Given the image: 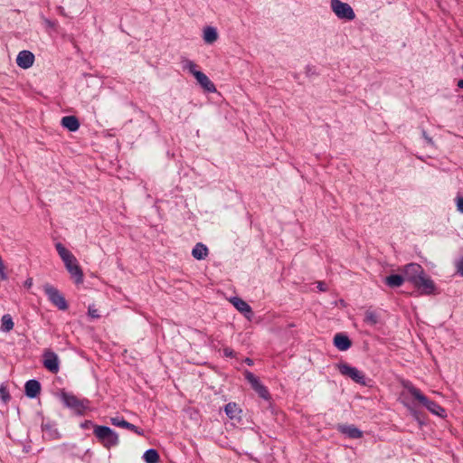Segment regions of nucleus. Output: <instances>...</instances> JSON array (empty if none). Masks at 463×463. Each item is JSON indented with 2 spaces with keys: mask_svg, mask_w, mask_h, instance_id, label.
<instances>
[{
  "mask_svg": "<svg viewBox=\"0 0 463 463\" xmlns=\"http://www.w3.org/2000/svg\"><path fill=\"white\" fill-rule=\"evenodd\" d=\"M56 250L62 260L66 269L71 277L74 279L75 283L80 284L83 282V272L80 267L75 256L67 250L61 242L55 244Z\"/></svg>",
  "mask_w": 463,
  "mask_h": 463,
  "instance_id": "obj_1",
  "label": "nucleus"
},
{
  "mask_svg": "<svg viewBox=\"0 0 463 463\" xmlns=\"http://www.w3.org/2000/svg\"><path fill=\"white\" fill-rule=\"evenodd\" d=\"M405 387L407 388L408 392L431 413L441 418L446 417L445 409H443L436 402L429 400L418 388L412 384L405 385Z\"/></svg>",
  "mask_w": 463,
  "mask_h": 463,
  "instance_id": "obj_2",
  "label": "nucleus"
},
{
  "mask_svg": "<svg viewBox=\"0 0 463 463\" xmlns=\"http://www.w3.org/2000/svg\"><path fill=\"white\" fill-rule=\"evenodd\" d=\"M93 434L98 441L106 449H111L119 443L118 433L108 426H95Z\"/></svg>",
  "mask_w": 463,
  "mask_h": 463,
  "instance_id": "obj_3",
  "label": "nucleus"
},
{
  "mask_svg": "<svg viewBox=\"0 0 463 463\" xmlns=\"http://www.w3.org/2000/svg\"><path fill=\"white\" fill-rule=\"evenodd\" d=\"M61 399L67 408L72 410L78 415H84L90 409V401L87 399H79L72 393L62 392Z\"/></svg>",
  "mask_w": 463,
  "mask_h": 463,
  "instance_id": "obj_4",
  "label": "nucleus"
},
{
  "mask_svg": "<svg viewBox=\"0 0 463 463\" xmlns=\"http://www.w3.org/2000/svg\"><path fill=\"white\" fill-rule=\"evenodd\" d=\"M43 291L46 294L49 301L60 310L68 309V303L64 296L59 291L58 288L52 285L46 283L43 285Z\"/></svg>",
  "mask_w": 463,
  "mask_h": 463,
  "instance_id": "obj_5",
  "label": "nucleus"
},
{
  "mask_svg": "<svg viewBox=\"0 0 463 463\" xmlns=\"http://www.w3.org/2000/svg\"><path fill=\"white\" fill-rule=\"evenodd\" d=\"M337 369L342 375L352 379L354 383L363 386L367 384L365 374L356 367H353L346 363H341L337 364Z\"/></svg>",
  "mask_w": 463,
  "mask_h": 463,
  "instance_id": "obj_6",
  "label": "nucleus"
},
{
  "mask_svg": "<svg viewBox=\"0 0 463 463\" xmlns=\"http://www.w3.org/2000/svg\"><path fill=\"white\" fill-rule=\"evenodd\" d=\"M330 6L339 19L352 21L355 18L353 8L347 3H344L341 0H331Z\"/></svg>",
  "mask_w": 463,
  "mask_h": 463,
  "instance_id": "obj_7",
  "label": "nucleus"
},
{
  "mask_svg": "<svg viewBox=\"0 0 463 463\" xmlns=\"http://www.w3.org/2000/svg\"><path fill=\"white\" fill-rule=\"evenodd\" d=\"M402 271L405 277V279L411 282L412 285L416 284V281L420 279L424 274H426L421 265L415 262H411L403 266Z\"/></svg>",
  "mask_w": 463,
  "mask_h": 463,
  "instance_id": "obj_8",
  "label": "nucleus"
},
{
  "mask_svg": "<svg viewBox=\"0 0 463 463\" xmlns=\"http://www.w3.org/2000/svg\"><path fill=\"white\" fill-rule=\"evenodd\" d=\"M413 284L414 288L420 292V295H435L438 293L437 287L434 281L427 275L424 274L420 279Z\"/></svg>",
  "mask_w": 463,
  "mask_h": 463,
  "instance_id": "obj_9",
  "label": "nucleus"
},
{
  "mask_svg": "<svg viewBox=\"0 0 463 463\" xmlns=\"http://www.w3.org/2000/svg\"><path fill=\"white\" fill-rule=\"evenodd\" d=\"M230 301L234 306V307L239 312H241L246 318L250 319L253 317L252 308L247 302H245L241 298L233 297L231 298Z\"/></svg>",
  "mask_w": 463,
  "mask_h": 463,
  "instance_id": "obj_10",
  "label": "nucleus"
},
{
  "mask_svg": "<svg viewBox=\"0 0 463 463\" xmlns=\"http://www.w3.org/2000/svg\"><path fill=\"white\" fill-rule=\"evenodd\" d=\"M43 365L50 372L56 373L59 371L58 355L52 351H47L43 354Z\"/></svg>",
  "mask_w": 463,
  "mask_h": 463,
  "instance_id": "obj_11",
  "label": "nucleus"
},
{
  "mask_svg": "<svg viewBox=\"0 0 463 463\" xmlns=\"http://www.w3.org/2000/svg\"><path fill=\"white\" fill-rule=\"evenodd\" d=\"M34 55L30 51H21L16 57V63L22 69H29L33 66Z\"/></svg>",
  "mask_w": 463,
  "mask_h": 463,
  "instance_id": "obj_12",
  "label": "nucleus"
},
{
  "mask_svg": "<svg viewBox=\"0 0 463 463\" xmlns=\"http://www.w3.org/2000/svg\"><path fill=\"white\" fill-rule=\"evenodd\" d=\"M200 86L207 92L213 93L216 91L214 84L203 72L200 71L195 74L194 77Z\"/></svg>",
  "mask_w": 463,
  "mask_h": 463,
  "instance_id": "obj_13",
  "label": "nucleus"
},
{
  "mask_svg": "<svg viewBox=\"0 0 463 463\" xmlns=\"http://www.w3.org/2000/svg\"><path fill=\"white\" fill-rule=\"evenodd\" d=\"M334 345L338 350L346 351L351 347L352 342L346 335L338 333L334 336Z\"/></svg>",
  "mask_w": 463,
  "mask_h": 463,
  "instance_id": "obj_14",
  "label": "nucleus"
},
{
  "mask_svg": "<svg viewBox=\"0 0 463 463\" xmlns=\"http://www.w3.org/2000/svg\"><path fill=\"white\" fill-rule=\"evenodd\" d=\"M42 429L43 436L48 439H58L60 438L59 431L54 423L50 421L43 422Z\"/></svg>",
  "mask_w": 463,
  "mask_h": 463,
  "instance_id": "obj_15",
  "label": "nucleus"
},
{
  "mask_svg": "<svg viewBox=\"0 0 463 463\" xmlns=\"http://www.w3.org/2000/svg\"><path fill=\"white\" fill-rule=\"evenodd\" d=\"M338 430L351 439H360L363 436L362 430L354 425H339Z\"/></svg>",
  "mask_w": 463,
  "mask_h": 463,
  "instance_id": "obj_16",
  "label": "nucleus"
},
{
  "mask_svg": "<svg viewBox=\"0 0 463 463\" xmlns=\"http://www.w3.org/2000/svg\"><path fill=\"white\" fill-rule=\"evenodd\" d=\"M24 388L25 394L29 398H35L41 392V384L34 379L27 381Z\"/></svg>",
  "mask_w": 463,
  "mask_h": 463,
  "instance_id": "obj_17",
  "label": "nucleus"
},
{
  "mask_svg": "<svg viewBox=\"0 0 463 463\" xmlns=\"http://www.w3.org/2000/svg\"><path fill=\"white\" fill-rule=\"evenodd\" d=\"M61 124L63 128L75 132L80 128L79 119L75 116H65L61 118Z\"/></svg>",
  "mask_w": 463,
  "mask_h": 463,
  "instance_id": "obj_18",
  "label": "nucleus"
},
{
  "mask_svg": "<svg viewBox=\"0 0 463 463\" xmlns=\"http://www.w3.org/2000/svg\"><path fill=\"white\" fill-rule=\"evenodd\" d=\"M208 253V248L202 242L196 243L192 250V256L198 260H204Z\"/></svg>",
  "mask_w": 463,
  "mask_h": 463,
  "instance_id": "obj_19",
  "label": "nucleus"
},
{
  "mask_svg": "<svg viewBox=\"0 0 463 463\" xmlns=\"http://www.w3.org/2000/svg\"><path fill=\"white\" fill-rule=\"evenodd\" d=\"M203 41L207 44H213L218 40V33L216 28L213 26H206L203 29Z\"/></svg>",
  "mask_w": 463,
  "mask_h": 463,
  "instance_id": "obj_20",
  "label": "nucleus"
},
{
  "mask_svg": "<svg viewBox=\"0 0 463 463\" xmlns=\"http://www.w3.org/2000/svg\"><path fill=\"white\" fill-rule=\"evenodd\" d=\"M405 280L404 275L400 274H392L384 279L385 284L390 288L401 287Z\"/></svg>",
  "mask_w": 463,
  "mask_h": 463,
  "instance_id": "obj_21",
  "label": "nucleus"
},
{
  "mask_svg": "<svg viewBox=\"0 0 463 463\" xmlns=\"http://www.w3.org/2000/svg\"><path fill=\"white\" fill-rule=\"evenodd\" d=\"M224 411L231 420H239L241 418V410L235 402H229L226 404Z\"/></svg>",
  "mask_w": 463,
  "mask_h": 463,
  "instance_id": "obj_22",
  "label": "nucleus"
},
{
  "mask_svg": "<svg viewBox=\"0 0 463 463\" xmlns=\"http://www.w3.org/2000/svg\"><path fill=\"white\" fill-rule=\"evenodd\" d=\"M181 65H182V69L184 71H189L194 77L197 72H200V71L197 70V65L194 63V61H193L185 57H182Z\"/></svg>",
  "mask_w": 463,
  "mask_h": 463,
  "instance_id": "obj_23",
  "label": "nucleus"
},
{
  "mask_svg": "<svg viewBox=\"0 0 463 463\" xmlns=\"http://www.w3.org/2000/svg\"><path fill=\"white\" fill-rule=\"evenodd\" d=\"M14 323L13 317L9 314H5L1 318V330L8 333L14 328Z\"/></svg>",
  "mask_w": 463,
  "mask_h": 463,
  "instance_id": "obj_24",
  "label": "nucleus"
},
{
  "mask_svg": "<svg viewBox=\"0 0 463 463\" xmlns=\"http://www.w3.org/2000/svg\"><path fill=\"white\" fill-rule=\"evenodd\" d=\"M364 322L371 326H375L379 322V317L376 312L373 310H366L364 313Z\"/></svg>",
  "mask_w": 463,
  "mask_h": 463,
  "instance_id": "obj_25",
  "label": "nucleus"
},
{
  "mask_svg": "<svg viewBox=\"0 0 463 463\" xmlns=\"http://www.w3.org/2000/svg\"><path fill=\"white\" fill-rule=\"evenodd\" d=\"M143 458L146 463H157L159 461V454L156 449H149L144 453Z\"/></svg>",
  "mask_w": 463,
  "mask_h": 463,
  "instance_id": "obj_26",
  "label": "nucleus"
},
{
  "mask_svg": "<svg viewBox=\"0 0 463 463\" xmlns=\"http://www.w3.org/2000/svg\"><path fill=\"white\" fill-rule=\"evenodd\" d=\"M264 400H269L270 395L268 389L260 382L252 388Z\"/></svg>",
  "mask_w": 463,
  "mask_h": 463,
  "instance_id": "obj_27",
  "label": "nucleus"
},
{
  "mask_svg": "<svg viewBox=\"0 0 463 463\" xmlns=\"http://www.w3.org/2000/svg\"><path fill=\"white\" fill-rule=\"evenodd\" d=\"M243 374L245 379L250 383L252 388L260 383L258 377L255 376L254 373H252L251 372L245 370Z\"/></svg>",
  "mask_w": 463,
  "mask_h": 463,
  "instance_id": "obj_28",
  "label": "nucleus"
},
{
  "mask_svg": "<svg viewBox=\"0 0 463 463\" xmlns=\"http://www.w3.org/2000/svg\"><path fill=\"white\" fill-rule=\"evenodd\" d=\"M110 422L112 425L116 426V427H120V428H126V424L128 423V421L122 418V417H112L110 418Z\"/></svg>",
  "mask_w": 463,
  "mask_h": 463,
  "instance_id": "obj_29",
  "label": "nucleus"
},
{
  "mask_svg": "<svg viewBox=\"0 0 463 463\" xmlns=\"http://www.w3.org/2000/svg\"><path fill=\"white\" fill-rule=\"evenodd\" d=\"M127 430H129L131 431H133L134 433L139 435V436H143L144 435V430L137 426H135L134 424L130 423L128 421V423L126 424V428Z\"/></svg>",
  "mask_w": 463,
  "mask_h": 463,
  "instance_id": "obj_30",
  "label": "nucleus"
},
{
  "mask_svg": "<svg viewBox=\"0 0 463 463\" xmlns=\"http://www.w3.org/2000/svg\"><path fill=\"white\" fill-rule=\"evenodd\" d=\"M421 136L422 137L425 139L426 143L430 146H434V141L432 139V137H430L428 133L426 132V130L422 129L421 130Z\"/></svg>",
  "mask_w": 463,
  "mask_h": 463,
  "instance_id": "obj_31",
  "label": "nucleus"
},
{
  "mask_svg": "<svg viewBox=\"0 0 463 463\" xmlns=\"http://www.w3.org/2000/svg\"><path fill=\"white\" fill-rule=\"evenodd\" d=\"M97 426L96 424H94L91 420H84L83 422L80 423V428L83 429V430H89L90 428H93Z\"/></svg>",
  "mask_w": 463,
  "mask_h": 463,
  "instance_id": "obj_32",
  "label": "nucleus"
},
{
  "mask_svg": "<svg viewBox=\"0 0 463 463\" xmlns=\"http://www.w3.org/2000/svg\"><path fill=\"white\" fill-rule=\"evenodd\" d=\"M0 393H1L2 399L5 402H6L10 400V395H9L8 392L5 390V388L1 387Z\"/></svg>",
  "mask_w": 463,
  "mask_h": 463,
  "instance_id": "obj_33",
  "label": "nucleus"
},
{
  "mask_svg": "<svg viewBox=\"0 0 463 463\" xmlns=\"http://www.w3.org/2000/svg\"><path fill=\"white\" fill-rule=\"evenodd\" d=\"M457 271L460 276L463 277V258L460 259L457 263Z\"/></svg>",
  "mask_w": 463,
  "mask_h": 463,
  "instance_id": "obj_34",
  "label": "nucleus"
},
{
  "mask_svg": "<svg viewBox=\"0 0 463 463\" xmlns=\"http://www.w3.org/2000/svg\"><path fill=\"white\" fill-rule=\"evenodd\" d=\"M223 354L226 357H233L235 355L234 351L232 348H230V347H225L223 349Z\"/></svg>",
  "mask_w": 463,
  "mask_h": 463,
  "instance_id": "obj_35",
  "label": "nucleus"
},
{
  "mask_svg": "<svg viewBox=\"0 0 463 463\" xmlns=\"http://www.w3.org/2000/svg\"><path fill=\"white\" fill-rule=\"evenodd\" d=\"M457 208L458 212L463 213V197L457 198Z\"/></svg>",
  "mask_w": 463,
  "mask_h": 463,
  "instance_id": "obj_36",
  "label": "nucleus"
},
{
  "mask_svg": "<svg viewBox=\"0 0 463 463\" xmlns=\"http://www.w3.org/2000/svg\"><path fill=\"white\" fill-rule=\"evenodd\" d=\"M89 315L91 317H93V318L99 317V314L98 313V310L97 309H91L90 307L89 308Z\"/></svg>",
  "mask_w": 463,
  "mask_h": 463,
  "instance_id": "obj_37",
  "label": "nucleus"
},
{
  "mask_svg": "<svg viewBox=\"0 0 463 463\" xmlns=\"http://www.w3.org/2000/svg\"><path fill=\"white\" fill-rule=\"evenodd\" d=\"M317 288L320 290V291H326L327 290V286L326 285L325 282H322V281H319L317 283Z\"/></svg>",
  "mask_w": 463,
  "mask_h": 463,
  "instance_id": "obj_38",
  "label": "nucleus"
},
{
  "mask_svg": "<svg viewBox=\"0 0 463 463\" xmlns=\"http://www.w3.org/2000/svg\"><path fill=\"white\" fill-rule=\"evenodd\" d=\"M32 286H33V279L32 278H28L24 281V287L27 288H30Z\"/></svg>",
  "mask_w": 463,
  "mask_h": 463,
  "instance_id": "obj_39",
  "label": "nucleus"
},
{
  "mask_svg": "<svg viewBox=\"0 0 463 463\" xmlns=\"http://www.w3.org/2000/svg\"><path fill=\"white\" fill-rule=\"evenodd\" d=\"M57 12L62 16H67L65 10L62 6H57Z\"/></svg>",
  "mask_w": 463,
  "mask_h": 463,
  "instance_id": "obj_40",
  "label": "nucleus"
},
{
  "mask_svg": "<svg viewBox=\"0 0 463 463\" xmlns=\"http://www.w3.org/2000/svg\"><path fill=\"white\" fill-rule=\"evenodd\" d=\"M244 363H245L246 364H248L249 366L253 365V360H252V359H250V358H249V357L245 358Z\"/></svg>",
  "mask_w": 463,
  "mask_h": 463,
  "instance_id": "obj_41",
  "label": "nucleus"
},
{
  "mask_svg": "<svg viewBox=\"0 0 463 463\" xmlns=\"http://www.w3.org/2000/svg\"><path fill=\"white\" fill-rule=\"evenodd\" d=\"M457 86L460 89H463V79L458 81Z\"/></svg>",
  "mask_w": 463,
  "mask_h": 463,
  "instance_id": "obj_42",
  "label": "nucleus"
},
{
  "mask_svg": "<svg viewBox=\"0 0 463 463\" xmlns=\"http://www.w3.org/2000/svg\"><path fill=\"white\" fill-rule=\"evenodd\" d=\"M461 99H463V96L461 97Z\"/></svg>",
  "mask_w": 463,
  "mask_h": 463,
  "instance_id": "obj_43",
  "label": "nucleus"
}]
</instances>
